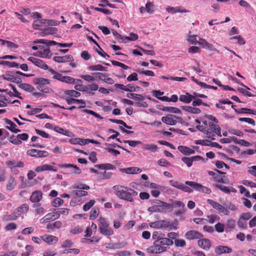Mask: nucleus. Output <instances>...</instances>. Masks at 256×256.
I'll use <instances>...</instances> for the list:
<instances>
[{
	"label": "nucleus",
	"mask_w": 256,
	"mask_h": 256,
	"mask_svg": "<svg viewBox=\"0 0 256 256\" xmlns=\"http://www.w3.org/2000/svg\"><path fill=\"white\" fill-rule=\"evenodd\" d=\"M116 194L120 199L130 202L134 201V197L136 196L138 192L130 188L116 185L114 186Z\"/></svg>",
	"instance_id": "obj_1"
},
{
	"label": "nucleus",
	"mask_w": 256,
	"mask_h": 256,
	"mask_svg": "<svg viewBox=\"0 0 256 256\" xmlns=\"http://www.w3.org/2000/svg\"><path fill=\"white\" fill-rule=\"evenodd\" d=\"M152 206L148 208V211L150 212H167L168 208L171 207V205L168 203L156 200L154 202Z\"/></svg>",
	"instance_id": "obj_2"
},
{
	"label": "nucleus",
	"mask_w": 256,
	"mask_h": 256,
	"mask_svg": "<svg viewBox=\"0 0 256 256\" xmlns=\"http://www.w3.org/2000/svg\"><path fill=\"white\" fill-rule=\"evenodd\" d=\"M99 230L100 232L105 236H110L114 234L112 228L110 226L106 220L102 217L99 218Z\"/></svg>",
	"instance_id": "obj_3"
},
{
	"label": "nucleus",
	"mask_w": 256,
	"mask_h": 256,
	"mask_svg": "<svg viewBox=\"0 0 256 256\" xmlns=\"http://www.w3.org/2000/svg\"><path fill=\"white\" fill-rule=\"evenodd\" d=\"M32 49L34 50H38L36 52H34L33 55L44 58H50L52 54L50 52V48L42 45L33 46Z\"/></svg>",
	"instance_id": "obj_4"
},
{
	"label": "nucleus",
	"mask_w": 256,
	"mask_h": 256,
	"mask_svg": "<svg viewBox=\"0 0 256 256\" xmlns=\"http://www.w3.org/2000/svg\"><path fill=\"white\" fill-rule=\"evenodd\" d=\"M226 173L221 172L218 170H214V171H208V174L212 176L213 180L223 184H228L229 182L228 179L224 176Z\"/></svg>",
	"instance_id": "obj_5"
},
{
	"label": "nucleus",
	"mask_w": 256,
	"mask_h": 256,
	"mask_svg": "<svg viewBox=\"0 0 256 256\" xmlns=\"http://www.w3.org/2000/svg\"><path fill=\"white\" fill-rule=\"evenodd\" d=\"M73 188L78 189L74 190L73 192L78 196H84L88 195V193L84 190H88L90 188L88 186L84 184H75L72 186Z\"/></svg>",
	"instance_id": "obj_6"
},
{
	"label": "nucleus",
	"mask_w": 256,
	"mask_h": 256,
	"mask_svg": "<svg viewBox=\"0 0 256 256\" xmlns=\"http://www.w3.org/2000/svg\"><path fill=\"white\" fill-rule=\"evenodd\" d=\"M185 183L186 185L194 188L196 191L204 192L207 194H210L212 192V190L210 188L203 186L202 185L195 182L186 181Z\"/></svg>",
	"instance_id": "obj_7"
},
{
	"label": "nucleus",
	"mask_w": 256,
	"mask_h": 256,
	"mask_svg": "<svg viewBox=\"0 0 256 256\" xmlns=\"http://www.w3.org/2000/svg\"><path fill=\"white\" fill-rule=\"evenodd\" d=\"M167 249L166 246H161L158 242H154L153 245L148 247L146 251L149 254H158L166 252Z\"/></svg>",
	"instance_id": "obj_8"
},
{
	"label": "nucleus",
	"mask_w": 256,
	"mask_h": 256,
	"mask_svg": "<svg viewBox=\"0 0 256 256\" xmlns=\"http://www.w3.org/2000/svg\"><path fill=\"white\" fill-rule=\"evenodd\" d=\"M207 202L210 204L216 210L222 213L223 214L226 216H228L230 214V212L226 208L219 203L214 201V200L211 199H208Z\"/></svg>",
	"instance_id": "obj_9"
},
{
	"label": "nucleus",
	"mask_w": 256,
	"mask_h": 256,
	"mask_svg": "<svg viewBox=\"0 0 256 256\" xmlns=\"http://www.w3.org/2000/svg\"><path fill=\"white\" fill-rule=\"evenodd\" d=\"M162 120L168 125L174 126L176 124L178 121H182V118L175 115L168 114L167 116H162Z\"/></svg>",
	"instance_id": "obj_10"
},
{
	"label": "nucleus",
	"mask_w": 256,
	"mask_h": 256,
	"mask_svg": "<svg viewBox=\"0 0 256 256\" xmlns=\"http://www.w3.org/2000/svg\"><path fill=\"white\" fill-rule=\"evenodd\" d=\"M28 155L34 158H44L48 156L49 154L46 150H40L36 149L29 150L27 151Z\"/></svg>",
	"instance_id": "obj_11"
},
{
	"label": "nucleus",
	"mask_w": 256,
	"mask_h": 256,
	"mask_svg": "<svg viewBox=\"0 0 256 256\" xmlns=\"http://www.w3.org/2000/svg\"><path fill=\"white\" fill-rule=\"evenodd\" d=\"M59 218V213H56V212H50L40 220V222L41 224H44L52 220H57Z\"/></svg>",
	"instance_id": "obj_12"
},
{
	"label": "nucleus",
	"mask_w": 256,
	"mask_h": 256,
	"mask_svg": "<svg viewBox=\"0 0 256 256\" xmlns=\"http://www.w3.org/2000/svg\"><path fill=\"white\" fill-rule=\"evenodd\" d=\"M52 78L68 84H72L75 82V79L74 78L69 76H64L60 74L54 75Z\"/></svg>",
	"instance_id": "obj_13"
},
{
	"label": "nucleus",
	"mask_w": 256,
	"mask_h": 256,
	"mask_svg": "<svg viewBox=\"0 0 256 256\" xmlns=\"http://www.w3.org/2000/svg\"><path fill=\"white\" fill-rule=\"evenodd\" d=\"M204 235L198 231L195 230H190L187 232L185 234V237L188 240H193L203 238Z\"/></svg>",
	"instance_id": "obj_14"
},
{
	"label": "nucleus",
	"mask_w": 256,
	"mask_h": 256,
	"mask_svg": "<svg viewBox=\"0 0 256 256\" xmlns=\"http://www.w3.org/2000/svg\"><path fill=\"white\" fill-rule=\"evenodd\" d=\"M53 60L57 62H72L74 60L73 56L70 54H68L64 56H56L53 58Z\"/></svg>",
	"instance_id": "obj_15"
},
{
	"label": "nucleus",
	"mask_w": 256,
	"mask_h": 256,
	"mask_svg": "<svg viewBox=\"0 0 256 256\" xmlns=\"http://www.w3.org/2000/svg\"><path fill=\"white\" fill-rule=\"evenodd\" d=\"M34 170L36 172H40L46 170H52L54 172H56L58 170L54 166H53L50 164H44L42 166H36Z\"/></svg>",
	"instance_id": "obj_16"
},
{
	"label": "nucleus",
	"mask_w": 256,
	"mask_h": 256,
	"mask_svg": "<svg viewBox=\"0 0 256 256\" xmlns=\"http://www.w3.org/2000/svg\"><path fill=\"white\" fill-rule=\"evenodd\" d=\"M198 244L200 247L206 250H209L212 246L210 240L208 238L199 240Z\"/></svg>",
	"instance_id": "obj_17"
},
{
	"label": "nucleus",
	"mask_w": 256,
	"mask_h": 256,
	"mask_svg": "<svg viewBox=\"0 0 256 256\" xmlns=\"http://www.w3.org/2000/svg\"><path fill=\"white\" fill-rule=\"evenodd\" d=\"M162 228L166 230H176L177 226L173 222L167 220H161Z\"/></svg>",
	"instance_id": "obj_18"
},
{
	"label": "nucleus",
	"mask_w": 256,
	"mask_h": 256,
	"mask_svg": "<svg viewBox=\"0 0 256 256\" xmlns=\"http://www.w3.org/2000/svg\"><path fill=\"white\" fill-rule=\"evenodd\" d=\"M42 198V194L40 190H36L32 192L30 197V200L32 202H38L41 200Z\"/></svg>",
	"instance_id": "obj_19"
},
{
	"label": "nucleus",
	"mask_w": 256,
	"mask_h": 256,
	"mask_svg": "<svg viewBox=\"0 0 256 256\" xmlns=\"http://www.w3.org/2000/svg\"><path fill=\"white\" fill-rule=\"evenodd\" d=\"M215 252L218 254H228L232 252V249L228 246H218L215 248Z\"/></svg>",
	"instance_id": "obj_20"
},
{
	"label": "nucleus",
	"mask_w": 256,
	"mask_h": 256,
	"mask_svg": "<svg viewBox=\"0 0 256 256\" xmlns=\"http://www.w3.org/2000/svg\"><path fill=\"white\" fill-rule=\"evenodd\" d=\"M178 150L184 155L188 156L195 153L194 150L184 146H179Z\"/></svg>",
	"instance_id": "obj_21"
},
{
	"label": "nucleus",
	"mask_w": 256,
	"mask_h": 256,
	"mask_svg": "<svg viewBox=\"0 0 256 256\" xmlns=\"http://www.w3.org/2000/svg\"><path fill=\"white\" fill-rule=\"evenodd\" d=\"M4 122L9 125V126H6V128L11 132L16 134L20 132V130L16 128L17 126L10 120L5 118Z\"/></svg>",
	"instance_id": "obj_22"
},
{
	"label": "nucleus",
	"mask_w": 256,
	"mask_h": 256,
	"mask_svg": "<svg viewBox=\"0 0 256 256\" xmlns=\"http://www.w3.org/2000/svg\"><path fill=\"white\" fill-rule=\"evenodd\" d=\"M195 96L186 92V94H181L180 96L179 100L180 102L186 104L190 103L192 99H194Z\"/></svg>",
	"instance_id": "obj_23"
},
{
	"label": "nucleus",
	"mask_w": 256,
	"mask_h": 256,
	"mask_svg": "<svg viewBox=\"0 0 256 256\" xmlns=\"http://www.w3.org/2000/svg\"><path fill=\"white\" fill-rule=\"evenodd\" d=\"M62 226V223L60 221H56L53 223H48L46 225V229L49 230H55L56 229H60Z\"/></svg>",
	"instance_id": "obj_24"
},
{
	"label": "nucleus",
	"mask_w": 256,
	"mask_h": 256,
	"mask_svg": "<svg viewBox=\"0 0 256 256\" xmlns=\"http://www.w3.org/2000/svg\"><path fill=\"white\" fill-rule=\"evenodd\" d=\"M166 10L171 14H175L176 12H188L189 11L186 9H182L181 6L172 7L168 6L166 8Z\"/></svg>",
	"instance_id": "obj_25"
},
{
	"label": "nucleus",
	"mask_w": 256,
	"mask_h": 256,
	"mask_svg": "<svg viewBox=\"0 0 256 256\" xmlns=\"http://www.w3.org/2000/svg\"><path fill=\"white\" fill-rule=\"evenodd\" d=\"M66 102L68 104H72V102H75L77 104H82V106H80L78 108H84L86 106V102L84 100H78L74 98H66Z\"/></svg>",
	"instance_id": "obj_26"
},
{
	"label": "nucleus",
	"mask_w": 256,
	"mask_h": 256,
	"mask_svg": "<svg viewBox=\"0 0 256 256\" xmlns=\"http://www.w3.org/2000/svg\"><path fill=\"white\" fill-rule=\"evenodd\" d=\"M42 238L44 241L50 244L56 243L58 241L57 237L52 235H45L42 236Z\"/></svg>",
	"instance_id": "obj_27"
},
{
	"label": "nucleus",
	"mask_w": 256,
	"mask_h": 256,
	"mask_svg": "<svg viewBox=\"0 0 256 256\" xmlns=\"http://www.w3.org/2000/svg\"><path fill=\"white\" fill-rule=\"evenodd\" d=\"M160 109L162 111L169 112L174 114H182V111L179 108L175 107L161 106Z\"/></svg>",
	"instance_id": "obj_28"
},
{
	"label": "nucleus",
	"mask_w": 256,
	"mask_h": 256,
	"mask_svg": "<svg viewBox=\"0 0 256 256\" xmlns=\"http://www.w3.org/2000/svg\"><path fill=\"white\" fill-rule=\"evenodd\" d=\"M182 108L186 112L194 114H199L201 112V110L200 108L194 106H182Z\"/></svg>",
	"instance_id": "obj_29"
},
{
	"label": "nucleus",
	"mask_w": 256,
	"mask_h": 256,
	"mask_svg": "<svg viewBox=\"0 0 256 256\" xmlns=\"http://www.w3.org/2000/svg\"><path fill=\"white\" fill-rule=\"evenodd\" d=\"M28 209L29 207L28 204H22L19 207L17 208L14 210V212L18 214V215H20L22 214L26 213L28 210Z\"/></svg>",
	"instance_id": "obj_30"
},
{
	"label": "nucleus",
	"mask_w": 256,
	"mask_h": 256,
	"mask_svg": "<svg viewBox=\"0 0 256 256\" xmlns=\"http://www.w3.org/2000/svg\"><path fill=\"white\" fill-rule=\"evenodd\" d=\"M50 80L48 79L44 78H36L34 80V83L38 86H43L48 84Z\"/></svg>",
	"instance_id": "obj_31"
},
{
	"label": "nucleus",
	"mask_w": 256,
	"mask_h": 256,
	"mask_svg": "<svg viewBox=\"0 0 256 256\" xmlns=\"http://www.w3.org/2000/svg\"><path fill=\"white\" fill-rule=\"evenodd\" d=\"M234 111L236 113L240 114H248L256 115V110L248 108H241L240 109H234Z\"/></svg>",
	"instance_id": "obj_32"
},
{
	"label": "nucleus",
	"mask_w": 256,
	"mask_h": 256,
	"mask_svg": "<svg viewBox=\"0 0 256 256\" xmlns=\"http://www.w3.org/2000/svg\"><path fill=\"white\" fill-rule=\"evenodd\" d=\"M158 244L162 246H166L168 248L170 246H172L174 242L172 240H170L167 238H163L158 241Z\"/></svg>",
	"instance_id": "obj_33"
},
{
	"label": "nucleus",
	"mask_w": 256,
	"mask_h": 256,
	"mask_svg": "<svg viewBox=\"0 0 256 256\" xmlns=\"http://www.w3.org/2000/svg\"><path fill=\"white\" fill-rule=\"evenodd\" d=\"M18 86L21 89H22L23 90L26 92H33L34 90V86L26 83H22L20 84H19Z\"/></svg>",
	"instance_id": "obj_34"
},
{
	"label": "nucleus",
	"mask_w": 256,
	"mask_h": 256,
	"mask_svg": "<svg viewBox=\"0 0 256 256\" xmlns=\"http://www.w3.org/2000/svg\"><path fill=\"white\" fill-rule=\"evenodd\" d=\"M16 185V180L13 176H10L6 184V190H12L14 188Z\"/></svg>",
	"instance_id": "obj_35"
},
{
	"label": "nucleus",
	"mask_w": 256,
	"mask_h": 256,
	"mask_svg": "<svg viewBox=\"0 0 256 256\" xmlns=\"http://www.w3.org/2000/svg\"><path fill=\"white\" fill-rule=\"evenodd\" d=\"M34 44L41 43V44H46L47 45L46 46H48V48H49L48 46H55V45L58 46V44H60V43L57 42L54 40H38V41H34Z\"/></svg>",
	"instance_id": "obj_36"
},
{
	"label": "nucleus",
	"mask_w": 256,
	"mask_h": 256,
	"mask_svg": "<svg viewBox=\"0 0 256 256\" xmlns=\"http://www.w3.org/2000/svg\"><path fill=\"white\" fill-rule=\"evenodd\" d=\"M144 150H150L152 152H156L158 149V146L154 144H145L142 147Z\"/></svg>",
	"instance_id": "obj_37"
},
{
	"label": "nucleus",
	"mask_w": 256,
	"mask_h": 256,
	"mask_svg": "<svg viewBox=\"0 0 256 256\" xmlns=\"http://www.w3.org/2000/svg\"><path fill=\"white\" fill-rule=\"evenodd\" d=\"M88 70L92 71H107L106 68L103 66L102 65L98 64L96 65L90 66Z\"/></svg>",
	"instance_id": "obj_38"
},
{
	"label": "nucleus",
	"mask_w": 256,
	"mask_h": 256,
	"mask_svg": "<svg viewBox=\"0 0 256 256\" xmlns=\"http://www.w3.org/2000/svg\"><path fill=\"white\" fill-rule=\"evenodd\" d=\"M125 172L128 174H136L142 172V170L136 167L128 168L125 169Z\"/></svg>",
	"instance_id": "obj_39"
},
{
	"label": "nucleus",
	"mask_w": 256,
	"mask_h": 256,
	"mask_svg": "<svg viewBox=\"0 0 256 256\" xmlns=\"http://www.w3.org/2000/svg\"><path fill=\"white\" fill-rule=\"evenodd\" d=\"M171 205L170 208H168V212H171L174 207L184 208V204L181 201H174L172 204H168Z\"/></svg>",
	"instance_id": "obj_40"
},
{
	"label": "nucleus",
	"mask_w": 256,
	"mask_h": 256,
	"mask_svg": "<svg viewBox=\"0 0 256 256\" xmlns=\"http://www.w3.org/2000/svg\"><path fill=\"white\" fill-rule=\"evenodd\" d=\"M162 232L158 231H155L152 232V238L154 240V242H158L162 239L164 237L162 236Z\"/></svg>",
	"instance_id": "obj_41"
},
{
	"label": "nucleus",
	"mask_w": 256,
	"mask_h": 256,
	"mask_svg": "<svg viewBox=\"0 0 256 256\" xmlns=\"http://www.w3.org/2000/svg\"><path fill=\"white\" fill-rule=\"evenodd\" d=\"M15 75V72H8L5 74H3L1 76L3 79L12 82L13 78Z\"/></svg>",
	"instance_id": "obj_42"
},
{
	"label": "nucleus",
	"mask_w": 256,
	"mask_h": 256,
	"mask_svg": "<svg viewBox=\"0 0 256 256\" xmlns=\"http://www.w3.org/2000/svg\"><path fill=\"white\" fill-rule=\"evenodd\" d=\"M218 123H209V126L210 128L214 132H215L217 134L220 135V128L217 124Z\"/></svg>",
	"instance_id": "obj_43"
},
{
	"label": "nucleus",
	"mask_w": 256,
	"mask_h": 256,
	"mask_svg": "<svg viewBox=\"0 0 256 256\" xmlns=\"http://www.w3.org/2000/svg\"><path fill=\"white\" fill-rule=\"evenodd\" d=\"M126 96L128 98H132L136 100H140L142 99V96L140 94L136 93H127Z\"/></svg>",
	"instance_id": "obj_44"
},
{
	"label": "nucleus",
	"mask_w": 256,
	"mask_h": 256,
	"mask_svg": "<svg viewBox=\"0 0 256 256\" xmlns=\"http://www.w3.org/2000/svg\"><path fill=\"white\" fill-rule=\"evenodd\" d=\"M154 4L150 1H148L146 4V12L150 14H153L154 12Z\"/></svg>",
	"instance_id": "obj_45"
},
{
	"label": "nucleus",
	"mask_w": 256,
	"mask_h": 256,
	"mask_svg": "<svg viewBox=\"0 0 256 256\" xmlns=\"http://www.w3.org/2000/svg\"><path fill=\"white\" fill-rule=\"evenodd\" d=\"M64 94L66 95H68L74 98H78L80 96V93L75 90H66L64 92Z\"/></svg>",
	"instance_id": "obj_46"
},
{
	"label": "nucleus",
	"mask_w": 256,
	"mask_h": 256,
	"mask_svg": "<svg viewBox=\"0 0 256 256\" xmlns=\"http://www.w3.org/2000/svg\"><path fill=\"white\" fill-rule=\"evenodd\" d=\"M0 64L2 65H6L10 68H18L19 66L18 64L14 62H9V61H0Z\"/></svg>",
	"instance_id": "obj_47"
},
{
	"label": "nucleus",
	"mask_w": 256,
	"mask_h": 256,
	"mask_svg": "<svg viewBox=\"0 0 256 256\" xmlns=\"http://www.w3.org/2000/svg\"><path fill=\"white\" fill-rule=\"evenodd\" d=\"M99 214V210L98 208H92L90 212V220H94L96 218Z\"/></svg>",
	"instance_id": "obj_48"
},
{
	"label": "nucleus",
	"mask_w": 256,
	"mask_h": 256,
	"mask_svg": "<svg viewBox=\"0 0 256 256\" xmlns=\"http://www.w3.org/2000/svg\"><path fill=\"white\" fill-rule=\"evenodd\" d=\"M9 141L10 142L19 145L22 144V141L18 138V136H12L9 138Z\"/></svg>",
	"instance_id": "obj_49"
},
{
	"label": "nucleus",
	"mask_w": 256,
	"mask_h": 256,
	"mask_svg": "<svg viewBox=\"0 0 256 256\" xmlns=\"http://www.w3.org/2000/svg\"><path fill=\"white\" fill-rule=\"evenodd\" d=\"M83 229L79 226H78L70 230V232L73 234H78L82 233Z\"/></svg>",
	"instance_id": "obj_50"
},
{
	"label": "nucleus",
	"mask_w": 256,
	"mask_h": 256,
	"mask_svg": "<svg viewBox=\"0 0 256 256\" xmlns=\"http://www.w3.org/2000/svg\"><path fill=\"white\" fill-rule=\"evenodd\" d=\"M64 200L61 198H56L53 200L52 205L54 207H58L61 206Z\"/></svg>",
	"instance_id": "obj_51"
},
{
	"label": "nucleus",
	"mask_w": 256,
	"mask_h": 256,
	"mask_svg": "<svg viewBox=\"0 0 256 256\" xmlns=\"http://www.w3.org/2000/svg\"><path fill=\"white\" fill-rule=\"evenodd\" d=\"M149 226L150 228H162L161 220L150 222Z\"/></svg>",
	"instance_id": "obj_52"
},
{
	"label": "nucleus",
	"mask_w": 256,
	"mask_h": 256,
	"mask_svg": "<svg viewBox=\"0 0 256 256\" xmlns=\"http://www.w3.org/2000/svg\"><path fill=\"white\" fill-rule=\"evenodd\" d=\"M214 186L221 190L222 192H224L226 194H230V191L229 190V188L228 186H226L224 185L216 184Z\"/></svg>",
	"instance_id": "obj_53"
},
{
	"label": "nucleus",
	"mask_w": 256,
	"mask_h": 256,
	"mask_svg": "<svg viewBox=\"0 0 256 256\" xmlns=\"http://www.w3.org/2000/svg\"><path fill=\"white\" fill-rule=\"evenodd\" d=\"M96 202L94 200H90V202H86L83 206V210L84 211L88 210L95 204Z\"/></svg>",
	"instance_id": "obj_54"
},
{
	"label": "nucleus",
	"mask_w": 256,
	"mask_h": 256,
	"mask_svg": "<svg viewBox=\"0 0 256 256\" xmlns=\"http://www.w3.org/2000/svg\"><path fill=\"white\" fill-rule=\"evenodd\" d=\"M169 184L172 186L176 188L179 190H181L182 186L183 184L182 183L179 182H178L175 181L174 180H170L169 181Z\"/></svg>",
	"instance_id": "obj_55"
},
{
	"label": "nucleus",
	"mask_w": 256,
	"mask_h": 256,
	"mask_svg": "<svg viewBox=\"0 0 256 256\" xmlns=\"http://www.w3.org/2000/svg\"><path fill=\"white\" fill-rule=\"evenodd\" d=\"M36 66L44 70H46L48 68V66L44 61L40 59H38Z\"/></svg>",
	"instance_id": "obj_56"
},
{
	"label": "nucleus",
	"mask_w": 256,
	"mask_h": 256,
	"mask_svg": "<svg viewBox=\"0 0 256 256\" xmlns=\"http://www.w3.org/2000/svg\"><path fill=\"white\" fill-rule=\"evenodd\" d=\"M231 40H236L237 42L240 45H244L245 44L246 42L240 36H232L230 38Z\"/></svg>",
	"instance_id": "obj_57"
},
{
	"label": "nucleus",
	"mask_w": 256,
	"mask_h": 256,
	"mask_svg": "<svg viewBox=\"0 0 256 256\" xmlns=\"http://www.w3.org/2000/svg\"><path fill=\"white\" fill-rule=\"evenodd\" d=\"M8 86H10L14 92V96L22 100L23 98L20 96V94L16 90V88L12 84H9Z\"/></svg>",
	"instance_id": "obj_58"
},
{
	"label": "nucleus",
	"mask_w": 256,
	"mask_h": 256,
	"mask_svg": "<svg viewBox=\"0 0 256 256\" xmlns=\"http://www.w3.org/2000/svg\"><path fill=\"white\" fill-rule=\"evenodd\" d=\"M158 164L161 166H170V164L165 158L160 159L158 161Z\"/></svg>",
	"instance_id": "obj_59"
},
{
	"label": "nucleus",
	"mask_w": 256,
	"mask_h": 256,
	"mask_svg": "<svg viewBox=\"0 0 256 256\" xmlns=\"http://www.w3.org/2000/svg\"><path fill=\"white\" fill-rule=\"evenodd\" d=\"M238 120L240 122H244L248 124H250L252 126L255 125V121L251 118H239Z\"/></svg>",
	"instance_id": "obj_60"
},
{
	"label": "nucleus",
	"mask_w": 256,
	"mask_h": 256,
	"mask_svg": "<svg viewBox=\"0 0 256 256\" xmlns=\"http://www.w3.org/2000/svg\"><path fill=\"white\" fill-rule=\"evenodd\" d=\"M228 228L232 230L234 229L236 226V221L232 219H228L226 224Z\"/></svg>",
	"instance_id": "obj_61"
},
{
	"label": "nucleus",
	"mask_w": 256,
	"mask_h": 256,
	"mask_svg": "<svg viewBox=\"0 0 256 256\" xmlns=\"http://www.w3.org/2000/svg\"><path fill=\"white\" fill-rule=\"evenodd\" d=\"M188 40L192 44H198V40H197V36L192 35L188 37Z\"/></svg>",
	"instance_id": "obj_62"
},
{
	"label": "nucleus",
	"mask_w": 256,
	"mask_h": 256,
	"mask_svg": "<svg viewBox=\"0 0 256 256\" xmlns=\"http://www.w3.org/2000/svg\"><path fill=\"white\" fill-rule=\"evenodd\" d=\"M182 160L186 164L188 167H190L192 165V160L190 157H183Z\"/></svg>",
	"instance_id": "obj_63"
},
{
	"label": "nucleus",
	"mask_w": 256,
	"mask_h": 256,
	"mask_svg": "<svg viewBox=\"0 0 256 256\" xmlns=\"http://www.w3.org/2000/svg\"><path fill=\"white\" fill-rule=\"evenodd\" d=\"M132 254L127 250L122 251L115 253L114 256H130Z\"/></svg>",
	"instance_id": "obj_64"
}]
</instances>
